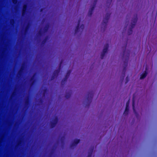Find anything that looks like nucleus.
Listing matches in <instances>:
<instances>
[{"label": "nucleus", "mask_w": 157, "mask_h": 157, "mask_svg": "<svg viewBox=\"0 0 157 157\" xmlns=\"http://www.w3.org/2000/svg\"><path fill=\"white\" fill-rule=\"evenodd\" d=\"M30 27V24L29 23H28L27 24L26 26L25 27V29L24 31H25V34L27 33L29 31V29Z\"/></svg>", "instance_id": "nucleus-19"}, {"label": "nucleus", "mask_w": 157, "mask_h": 157, "mask_svg": "<svg viewBox=\"0 0 157 157\" xmlns=\"http://www.w3.org/2000/svg\"><path fill=\"white\" fill-rule=\"evenodd\" d=\"M42 10V9H41V10H40V11H41Z\"/></svg>", "instance_id": "nucleus-42"}, {"label": "nucleus", "mask_w": 157, "mask_h": 157, "mask_svg": "<svg viewBox=\"0 0 157 157\" xmlns=\"http://www.w3.org/2000/svg\"><path fill=\"white\" fill-rule=\"evenodd\" d=\"M80 140L79 139H75L74 140L73 142L71 144L70 147L72 148L73 147L75 146L78 143H79Z\"/></svg>", "instance_id": "nucleus-17"}, {"label": "nucleus", "mask_w": 157, "mask_h": 157, "mask_svg": "<svg viewBox=\"0 0 157 157\" xmlns=\"http://www.w3.org/2000/svg\"><path fill=\"white\" fill-rule=\"evenodd\" d=\"M87 101H86H86H85V102H86V104H85V103H84V104H85V105H86V106H89V105H88H88H87Z\"/></svg>", "instance_id": "nucleus-37"}, {"label": "nucleus", "mask_w": 157, "mask_h": 157, "mask_svg": "<svg viewBox=\"0 0 157 157\" xmlns=\"http://www.w3.org/2000/svg\"><path fill=\"white\" fill-rule=\"evenodd\" d=\"M12 2L15 6V10H18V5L19 4V0H12ZM11 2V0H10ZM10 15H11V13ZM16 24L15 21L11 18V15H10V61H11V28L12 26L13 27L15 26Z\"/></svg>", "instance_id": "nucleus-1"}, {"label": "nucleus", "mask_w": 157, "mask_h": 157, "mask_svg": "<svg viewBox=\"0 0 157 157\" xmlns=\"http://www.w3.org/2000/svg\"><path fill=\"white\" fill-rule=\"evenodd\" d=\"M110 15V14L107 13L105 17L104 18L102 24L103 25H105V27H106L107 24L109 19Z\"/></svg>", "instance_id": "nucleus-8"}, {"label": "nucleus", "mask_w": 157, "mask_h": 157, "mask_svg": "<svg viewBox=\"0 0 157 157\" xmlns=\"http://www.w3.org/2000/svg\"><path fill=\"white\" fill-rule=\"evenodd\" d=\"M127 58L126 59H125V60L124 61V67L123 71H122V73L124 75H125V73L126 71V67L128 65V58L129 56V52H128L127 54Z\"/></svg>", "instance_id": "nucleus-5"}, {"label": "nucleus", "mask_w": 157, "mask_h": 157, "mask_svg": "<svg viewBox=\"0 0 157 157\" xmlns=\"http://www.w3.org/2000/svg\"><path fill=\"white\" fill-rule=\"evenodd\" d=\"M4 137V135H2L0 137V146L1 145V144L2 142Z\"/></svg>", "instance_id": "nucleus-25"}, {"label": "nucleus", "mask_w": 157, "mask_h": 157, "mask_svg": "<svg viewBox=\"0 0 157 157\" xmlns=\"http://www.w3.org/2000/svg\"><path fill=\"white\" fill-rule=\"evenodd\" d=\"M62 63H63V61L61 60L60 62L59 68L58 69L54 71L53 72V75H54V76H56V77L58 76L60 70L61 65Z\"/></svg>", "instance_id": "nucleus-13"}, {"label": "nucleus", "mask_w": 157, "mask_h": 157, "mask_svg": "<svg viewBox=\"0 0 157 157\" xmlns=\"http://www.w3.org/2000/svg\"><path fill=\"white\" fill-rule=\"evenodd\" d=\"M25 67L24 65L23 64L17 72V78L18 79H20V78L22 76L23 71L25 69Z\"/></svg>", "instance_id": "nucleus-4"}, {"label": "nucleus", "mask_w": 157, "mask_h": 157, "mask_svg": "<svg viewBox=\"0 0 157 157\" xmlns=\"http://www.w3.org/2000/svg\"><path fill=\"white\" fill-rule=\"evenodd\" d=\"M40 101H42V100H40Z\"/></svg>", "instance_id": "nucleus-44"}, {"label": "nucleus", "mask_w": 157, "mask_h": 157, "mask_svg": "<svg viewBox=\"0 0 157 157\" xmlns=\"http://www.w3.org/2000/svg\"><path fill=\"white\" fill-rule=\"evenodd\" d=\"M94 92L92 91H90L87 93L86 100L87 101V105L88 106L90 105L91 102L94 96Z\"/></svg>", "instance_id": "nucleus-3"}, {"label": "nucleus", "mask_w": 157, "mask_h": 157, "mask_svg": "<svg viewBox=\"0 0 157 157\" xmlns=\"http://www.w3.org/2000/svg\"><path fill=\"white\" fill-rule=\"evenodd\" d=\"M20 123L18 121L15 122L14 125V129L15 130H16L18 128L19 125Z\"/></svg>", "instance_id": "nucleus-21"}, {"label": "nucleus", "mask_w": 157, "mask_h": 157, "mask_svg": "<svg viewBox=\"0 0 157 157\" xmlns=\"http://www.w3.org/2000/svg\"><path fill=\"white\" fill-rule=\"evenodd\" d=\"M43 34V33L41 31V30H40L38 32V35L40 36H42Z\"/></svg>", "instance_id": "nucleus-28"}, {"label": "nucleus", "mask_w": 157, "mask_h": 157, "mask_svg": "<svg viewBox=\"0 0 157 157\" xmlns=\"http://www.w3.org/2000/svg\"><path fill=\"white\" fill-rule=\"evenodd\" d=\"M87 101H86H86H85V102H86V104H85V103H84V104H85V105H86V106H89V105H88H88H87Z\"/></svg>", "instance_id": "nucleus-36"}, {"label": "nucleus", "mask_w": 157, "mask_h": 157, "mask_svg": "<svg viewBox=\"0 0 157 157\" xmlns=\"http://www.w3.org/2000/svg\"><path fill=\"white\" fill-rule=\"evenodd\" d=\"M123 75H124L123 74ZM123 76L124 77V75H123ZM124 77H123V79H124Z\"/></svg>", "instance_id": "nucleus-41"}, {"label": "nucleus", "mask_w": 157, "mask_h": 157, "mask_svg": "<svg viewBox=\"0 0 157 157\" xmlns=\"http://www.w3.org/2000/svg\"><path fill=\"white\" fill-rule=\"evenodd\" d=\"M127 25L126 26V27L125 28V29H126V28H127Z\"/></svg>", "instance_id": "nucleus-39"}, {"label": "nucleus", "mask_w": 157, "mask_h": 157, "mask_svg": "<svg viewBox=\"0 0 157 157\" xmlns=\"http://www.w3.org/2000/svg\"><path fill=\"white\" fill-rule=\"evenodd\" d=\"M84 25H83V24H82V25H81L80 27V28H81V30H82V31L84 29Z\"/></svg>", "instance_id": "nucleus-33"}, {"label": "nucleus", "mask_w": 157, "mask_h": 157, "mask_svg": "<svg viewBox=\"0 0 157 157\" xmlns=\"http://www.w3.org/2000/svg\"><path fill=\"white\" fill-rule=\"evenodd\" d=\"M129 100L127 101L126 103V106L125 109V111L124 113V115H127L129 112Z\"/></svg>", "instance_id": "nucleus-14"}, {"label": "nucleus", "mask_w": 157, "mask_h": 157, "mask_svg": "<svg viewBox=\"0 0 157 157\" xmlns=\"http://www.w3.org/2000/svg\"><path fill=\"white\" fill-rule=\"evenodd\" d=\"M97 0H94L93 5L92 6L90 7L88 15L89 16L91 17L93 11L95 8L96 4L97 2Z\"/></svg>", "instance_id": "nucleus-6"}, {"label": "nucleus", "mask_w": 157, "mask_h": 157, "mask_svg": "<svg viewBox=\"0 0 157 157\" xmlns=\"http://www.w3.org/2000/svg\"><path fill=\"white\" fill-rule=\"evenodd\" d=\"M132 109L133 110V112H134V113L135 114L136 117H138V114L137 113L135 109V101L134 100V97H133V99H132Z\"/></svg>", "instance_id": "nucleus-16"}, {"label": "nucleus", "mask_w": 157, "mask_h": 157, "mask_svg": "<svg viewBox=\"0 0 157 157\" xmlns=\"http://www.w3.org/2000/svg\"><path fill=\"white\" fill-rule=\"evenodd\" d=\"M81 19H79L78 22V24L77 25L76 27L75 30V34H76L79 31V29L80 28L79 26L80 25V23L81 22Z\"/></svg>", "instance_id": "nucleus-15"}, {"label": "nucleus", "mask_w": 157, "mask_h": 157, "mask_svg": "<svg viewBox=\"0 0 157 157\" xmlns=\"http://www.w3.org/2000/svg\"><path fill=\"white\" fill-rule=\"evenodd\" d=\"M126 83H127L128 81V80H129V78H128V76H127L126 78Z\"/></svg>", "instance_id": "nucleus-35"}, {"label": "nucleus", "mask_w": 157, "mask_h": 157, "mask_svg": "<svg viewBox=\"0 0 157 157\" xmlns=\"http://www.w3.org/2000/svg\"><path fill=\"white\" fill-rule=\"evenodd\" d=\"M56 76H54V75H53L51 78V80H53L55 79V78L56 77Z\"/></svg>", "instance_id": "nucleus-34"}, {"label": "nucleus", "mask_w": 157, "mask_h": 157, "mask_svg": "<svg viewBox=\"0 0 157 157\" xmlns=\"http://www.w3.org/2000/svg\"><path fill=\"white\" fill-rule=\"evenodd\" d=\"M30 99L29 97H27L25 101V104L26 105H29L30 104Z\"/></svg>", "instance_id": "nucleus-24"}, {"label": "nucleus", "mask_w": 157, "mask_h": 157, "mask_svg": "<svg viewBox=\"0 0 157 157\" xmlns=\"http://www.w3.org/2000/svg\"><path fill=\"white\" fill-rule=\"evenodd\" d=\"M123 75H124L123 74ZM123 76L124 77V75H123ZM124 77H123V79H124Z\"/></svg>", "instance_id": "nucleus-40"}, {"label": "nucleus", "mask_w": 157, "mask_h": 157, "mask_svg": "<svg viewBox=\"0 0 157 157\" xmlns=\"http://www.w3.org/2000/svg\"><path fill=\"white\" fill-rule=\"evenodd\" d=\"M71 97V94L68 93L67 94H65V97L67 99H68L70 98Z\"/></svg>", "instance_id": "nucleus-26"}, {"label": "nucleus", "mask_w": 157, "mask_h": 157, "mask_svg": "<svg viewBox=\"0 0 157 157\" xmlns=\"http://www.w3.org/2000/svg\"><path fill=\"white\" fill-rule=\"evenodd\" d=\"M22 143V141L21 139L18 140L16 143L15 147V149L16 151H18L20 148Z\"/></svg>", "instance_id": "nucleus-12"}, {"label": "nucleus", "mask_w": 157, "mask_h": 157, "mask_svg": "<svg viewBox=\"0 0 157 157\" xmlns=\"http://www.w3.org/2000/svg\"><path fill=\"white\" fill-rule=\"evenodd\" d=\"M105 53H104L103 52H102L101 53V59H103V58L105 56Z\"/></svg>", "instance_id": "nucleus-30"}, {"label": "nucleus", "mask_w": 157, "mask_h": 157, "mask_svg": "<svg viewBox=\"0 0 157 157\" xmlns=\"http://www.w3.org/2000/svg\"><path fill=\"white\" fill-rule=\"evenodd\" d=\"M127 47V44H126L125 47V49L124 50L123 52V55L122 56L123 58H124V56L125 54V52H126V49Z\"/></svg>", "instance_id": "nucleus-29"}, {"label": "nucleus", "mask_w": 157, "mask_h": 157, "mask_svg": "<svg viewBox=\"0 0 157 157\" xmlns=\"http://www.w3.org/2000/svg\"><path fill=\"white\" fill-rule=\"evenodd\" d=\"M59 119L57 117H56L50 123V126L51 128H54L58 123Z\"/></svg>", "instance_id": "nucleus-7"}, {"label": "nucleus", "mask_w": 157, "mask_h": 157, "mask_svg": "<svg viewBox=\"0 0 157 157\" xmlns=\"http://www.w3.org/2000/svg\"><path fill=\"white\" fill-rule=\"evenodd\" d=\"M28 6L27 4H24L22 10V16H25L27 14L28 10Z\"/></svg>", "instance_id": "nucleus-11"}, {"label": "nucleus", "mask_w": 157, "mask_h": 157, "mask_svg": "<svg viewBox=\"0 0 157 157\" xmlns=\"http://www.w3.org/2000/svg\"><path fill=\"white\" fill-rule=\"evenodd\" d=\"M8 126L10 125V122L8 121Z\"/></svg>", "instance_id": "nucleus-38"}, {"label": "nucleus", "mask_w": 157, "mask_h": 157, "mask_svg": "<svg viewBox=\"0 0 157 157\" xmlns=\"http://www.w3.org/2000/svg\"><path fill=\"white\" fill-rule=\"evenodd\" d=\"M47 37H46L42 41L41 44L42 45H44L46 43L47 40Z\"/></svg>", "instance_id": "nucleus-27"}, {"label": "nucleus", "mask_w": 157, "mask_h": 157, "mask_svg": "<svg viewBox=\"0 0 157 157\" xmlns=\"http://www.w3.org/2000/svg\"><path fill=\"white\" fill-rule=\"evenodd\" d=\"M94 147H91L89 151L88 152V155L87 157H91L93 152V151L94 150Z\"/></svg>", "instance_id": "nucleus-18"}, {"label": "nucleus", "mask_w": 157, "mask_h": 157, "mask_svg": "<svg viewBox=\"0 0 157 157\" xmlns=\"http://www.w3.org/2000/svg\"><path fill=\"white\" fill-rule=\"evenodd\" d=\"M36 74L35 73L29 79V81L30 82V86H33L35 84L36 82Z\"/></svg>", "instance_id": "nucleus-10"}, {"label": "nucleus", "mask_w": 157, "mask_h": 157, "mask_svg": "<svg viewBox=\"0 0 157 157\" xmlns=\"http://www.w3.org/2000/svg\"><path fill=\"white\" fill-rule=\"evenodd\" d=\"M112 0H107V3L108 4H109V5H110Z\"/></svg>", "instance_id": "nucleus-32"}, {"label": "nucleus", "mask_w": 157, "mask_h": 157, "mask_svg": "<svg viewBox=\"0 0 157 157\" xmlns=\"http://www.w3.org/2000/svg\"><path fill=\"white\" fill-rule=\"evenodd\" d=\"M137 21V15L132 18L131 23V27L128 30V35H131L132 32V29L135 26Z\"/></svg>", "instance_id": "nucleus-2"}, {"label": "nucleus", "mask_w": 157, "mask_h": 157, "mask_svg": "<svg viewBox=\"0 0 157 157\" xmlns=\"http://www.w3.org/2000/svg\"><path fill=\"white\" fill-rule=\"evenodd\" d=\"M49 27V24H47L44 29V33H46L47 32L48 30Z\"/></svg>", "instance_id": "nucleus-23"}, {"label": "nucleus", "mask_w": 157, "mask_h": 157, "mask_svg": "<svg viewBox=\"0 0 157 157\" xmlns=\"http://www.w3.org/2000/svg\"><path fill=\"white\" fill-rule=\"evenodd\" d=\"M46 91V90H44V91Z\"/></svg>", "instance_id": "nucleus-43"}, {"label": "nucleus", "mask_w": 157, "mask_h": 157, "mask_svg": "<svg viewBox=\"0 0 157 157\" xmlns=\"http://www.w3.org/2000/svg\"><path fill=\"white\" fill-rule=\"evenodd\" d=\"M109 46V44H106L105 45L102 52L106 53L108 51Z\"/></svg>", "instance_id": "nucleus-20"}, {"label": "nucleus", "mask_w": 157, "mask_h": 157, "mask_svg": "<svg viewBox=\"0 0 157 157\" xmlns=\"http://www.w3.org/2000/svg\"><path fill=\"white\" fill-rule=\"evenodd\" d=\"M71 71L70 70H69L67 71L66 75L65 77L61 81V85L63 86L64 85L65 83L67 81V80L69 77L71 73Z\"/></svg>", "instance_id": "nucleus-9"}, {"label": "nucleus", "mask_w": 157, "mask_h": 157, "mask_svg": "<svg viewBox=\"0 0 157 157\" xmlns=\"http://www.w3.org/2000/svg\"><path fill=\"white\" fill-rule=\"evenodd\" d=\"M6 50V49L4 48H3L2 49V50L1 55H4V53L5 52Z\"/></svg>", "instance_id": "nucleus-31"}, {"label": "nucleus", "mask_w": 157, "mask_h": 157, "mask_svg": "<svg viewBox=\"0 0 157 157\" xmlns=\"http://www.w3.org/2000/svg\"><path fill=\"white\" fill-rule=\"evenodd\" d=\"M147 72L145 71L144 72L142 73L140 75V79H143L145 78L147 75Z\"/></svg>", "instance_id": "nucleus-22"}]
</instances>
